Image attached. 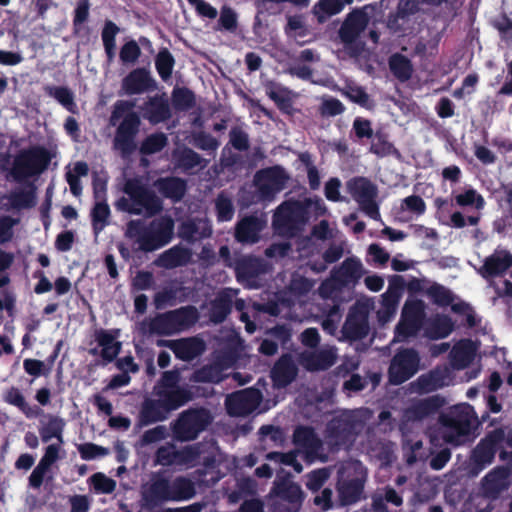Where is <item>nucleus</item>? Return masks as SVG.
Returning a JSON list of instances; mask_svg holds the SVG:
<instances>
[{
  "label": "nucleus",
  "mask_w": 512,
  "mask_h": 512,
  "mask_svg": "<svg viewBox=\"0 0 512 512\" xmlns=\"http://www.w3.org/2000/svg\"><path fill=\"white\" fill-rule=\"evenodd\" d=\"M51 159V153L43 146L22 149L14 157L10 175L17 183H25L24 189L13 191L8 197L14 209H29L35 206L37 188L33 182H26V180L44 173Z\"/></svg>",
  "instance_id": "nucleus-1"
},
{
  "label": "nucleus",
  "mask_w": 512,
  "mask_h": 512,
  "mask_svg": "<svg viewBox=\"0 0 512 512\" xmlns=\"http://www.w3.org/2000/svg\"><path fill=\"white\" fill-rule=\"evenodd\" d=\"M174 220L170 216H162L152 220L148 225L141 219L127 223L125 237L134 240V252H153L167 244L173 238Z\"/></svg>",
  "instance_id": "nucleus-2"
},
{
  "label": "nucleus",
  "mask_w": 512,
  "mask_h": 512,
  "mask_svg": "<svg viewBox=\"0 0 512 512\" xmlns=\"http://www.w3.org/2000/svg\"><path fill=\"white\" fill-rule=\"evenodd\" d=\"M133 101L118 100L113 106L110 117L111 125L122 118L115 131L113 148L120 152L123 158L129 157L137 148L136 137L141 126V119L137 112L133 111Z\"/></svg>",
  "instance_id": "nucleus-3"
},
{
  "label": "nucleus",
  "mask_w": 512,
  "mask_h": 512,
  "mask_svg": "<svg viewBox=\"0 0 512 512\" xmlns=\"http://www.w3.org/2000/svg\"><path fill=\"white\" fill-rule=\"evenodd\" d=\"M310 203L311 198L303 200L290 198L283 201L272 216L274 232L285 238L298 236L309 222L307 207Z\"/></svg>",
  "instance_id": "nucleus-4"
},
{
  "label": "nucleus",
  "mask_w": 512,
  "mask_h": 512,
  "mask_svg": "<svg viewBox=\"0 0 512 512\" xmlns=\"http://www.w3.org/2000/svg\"><path fill=\"white\" fill-rule=\"evenodd\" d=\"M443 428L442 438L448 444L459 446L471 435L478 426L477 415L470 404H460L452 407L447 413L439 416Z\"/></svg>",
  "instance_id": "nucleus-5"
},
{
  "label": "nucleus",
  "mask_w": 512,
  "mask_h": 512,
  "mask_svg": "<svg viewBox=\"0 0 512 512\" xmlns=\"http://www.w3.org/2000/svg\"><path fill=\"white\" fill-rule=\"evenodd\" d=\"M210 411L204 407L189 408L181 412L171 424L175 440L188 442L195 440L212 422Z\"/></svg>",
  "instance_id": "nucleus-6"
},
{
  "label": "nucleus",
  "mask_w": 512,
  "mask_h": 512,
  "mask_svg": "<svg viewBox=\"0 0 512 512\" xmlns=\"http://www.w3.org/2000/svg\"><path fill=\"white\" fill-rule=\"evenodd\" d=\"M370 18L364 8H356L349 12L342 22L338 37L345 50L352 57L359 56L364 50V43L359 40L366 30Z\"/></svg>",
  "instance_id": "nucleus-7"
},
{
  "label": "nucleus",
  "mask_w": 512,
  "mask_h": 512,
  "mask_svg": "<svg viewBox=\"0 0 512 512\" xmlns=\"http://www.w3.org/2000/svg\"><path fill=\"white\" fill-rule=\"evenodd\" d=\"M158 399L145 398L140 406L137 417V426L143 428L154 423L162 422L168 419L170 413L179 409L181 406L176 395L164 394L162 392L153 393Z\"/></svg>",
  "instance_id": "nucleus-8"
},
{
  "label": "nucleus",
  "mask_w": 512,
  "mask_h": 512,
  "mask_svg": "<svg viewBox=\"0 0 512 512\" xmlns=\"http://www.w3.org/2000/svg\"><path fill=\"white\" fill-rule=\"evenodd\" d=\"M420 355L414 348L400 347L390 360L387 371L391 385H401L411 379L420 369Z\"/></svg>",
  "instance_id": "nucleus-9"
},
{
  "label": "nucleus",
  "mask_w": 512,
  "mask_h": 512,
  "mask_svg": "<svg viewBox=\"0 0 512 512\" xmlns=\"http://www.w3.org/2000/svg\"><path fill=\"white\" fill-rule=\"evenodd\" d=\"M362 428L360 420L352 412L333 417L326 426V438L331 445H351Z\"/></svg>",
  "instance_id": "nucleus-10"
},
{
  "label": "nucleus",
  "mask_w": 512,
  "mask_h": 512,
  "mask_svg": "<svg viewBox=\"0 0 512 512\" xmlns=\"http://www.w3.org/2000/svg\"><path fill=\"white\" fill-rule=\"evenodd\" d=\"M347 189L360 209L371 219L380 221L379 205L376 202L378 189L366 177L357 176L347 182Z\"/></svg>",
  "instance_id": "nucleus-11"
},
{
  "label": "nucleus",
  "mask_w": 512,
  "mask_h": 512,
  "mask_svg": "<svg viewBox=\"0 0 512 512\" xmlns=\"http://www.w3.org/2000/svg\"><path fill=\"white\" fill-rule=\"evenodd\" d=\"M123 191L135 203L136 209L147 217H154L163 210V201L155 191L148 188L136 178L128 179Z\"/></svg>",
  "instance_id": "nucleus-12"
},
{
  "label": "nucleus",
  "mask_w": 512,
  "mask_h": 512,
  "mask_svg": "<svg viewBox=\"0 0 512 512\" xmlns=\"http://www.w3.org/2000/svg\"><path fill=\"white\" fill-rule=\"evenodd\" d=\"M289 175L280 165L258 170L254 175V184L262 200L271 201L287 185Z\"/></svg>",
  "instance_id": "nucleus-13"
},
{
  "label": "nucleus",
  "mask_w": 512,
  "mask_h": 512,
  "mask_svg": "<svg viewBox=\"0 0 512 512\" xmlns=\"http://www.w3.org/2000/svg\"><path fill=\"white\" fill-rule=\"evenodd\" d=\"M504 439L505 431L502 428H496L488 432L472 450L471 461L474 467L482 470L490 465L494 461L495 455Z\"/></svg>",
  "instance_id": "nucleus-14"
},
{
  "label": "nucleus",
  "mask_w": 512,
  "mask_h": 512,
  "mask_svg": "<svg viewBox=\"0 0 512 512\" xmlns=\"http://www.w3.org/2000/svg\"><path fill=\"white\" fill-rule=\"evenodd\" d=\"M180 379L181 375L178 370L164 371L154 385L153 393L162 392L164 394L176 395L175 397H177L180 402L179 405H186L195 398L200 388L195 386H181L179 385Z\"/></svg>",
  "instance_id": "nucleus-15"
},
{
  "label": "nucleus",
  "mask_w": 512,
  "mask_h": 512,
  "mask_svg": "<svg viewBox=\"0 0 512 512\" xmlns=\"http://www.w3.org/2000/svg\"><path fill=\"white\" fill-rule=\"evenodd\" d=\"M262 400L258 389L246 388L228 395L225 399L226 411L230 416L245 417L254 412Z\"/></svg>",
  "instance_id": "nucleus-16"
},
{
  "label": "nucleus",
  "mask_w": 512,
  "mask_h": 512,
  "mask_svg": "<svg viewBox=\"0 0 512 512\" xmlns=\"http://www.w3.org/2000/svg\"><path fill=\"white\" fill-rule=\"evenodd\" d=\"M120 336V330L117 328L114 329H103L99 328L94 331V339L101 350L97 347L89 349V354L92 356L99 355L102 359V365L105 366L109 363L115 361L118 357L122 343L117 339Z\"/></svg>",
  "instance_id": "nucleus-17"
},
{
  "label": "nucleus",
  "mask_w": 512,
  "mask_h": 512,
  "mask_svg": "<svg viewBox=\"0 0 512 512\" xmlns=\"http://www.w3.org/2000/svg\"><path fill=\"white\" fill-rule=\"evenodd\" d=\"M341 333L346 340L358 341L369 333L368 312L362 306L354 305L350 308Z\"/></svg>",
  "instance_id": "nucleus-18"
},
{
  "label": "nucleus",
  "mask_w": 512,
  "mask_h": 512,
  "mask_svg": "<svg viewBox=\"0 0 512 512\" xmlns=\"http://www.w3.org/2000/svg\"><path fill=\"white\" fill-rule=\"evenodd\" d=\"M158 347L169 348L179 360L190 362L205 351V343L197 337L181 338L176 340H157Z\"/></svg>",
  "instance_id": "nucleus-19"
},
{
  "label": "nucleus",
  "mask_w": 512,
  "mask_h": 512,
  "mask_svg": "<svg viewBox=\"0 0 512 512\" xmlns=\"http://www.w3.org/2000/svg\"><path fill=\"white\" fill-rule=\"evenodd\" d=\"M121 87L126 95L131 96L153 91L157 83L147 68L138 67L122 79Z\"/></svg>",
  "instance_id": "nucleus-20"
},
{
  "label": "nucleus",
  "mask_w": 512,
  "mask_h": 512,
  "mask_svg": "<svg viewBox=\"0 0 512 512\" xmlns=\"http://www.w3.org/2000/svg\"><path fill=\"white\" fill-rule=\"evenodd\" d=\"M212 225L209 219L194 217L182 221L178 226V236L189 244H194L212 235Z\"/></svg>",
  "instance_id": "nucleus-21"
},
{
  "label": "nucleus",
  "mask_w": 512,
  "mask_h": 512,
  "mask_svg": "<svg viewBox=\"0 0 512 512\" xmlns=\"http://www.w3.org/2000/svg\"><path fill=\"white\" fill-rule=\"evenodd\" d=\"M445 404L444 397L432 395L414 402L405 410V417L409 421H421L435 415Z\"/></svg>",
  "instance_id": "nucleus-22"
},
{
  "label": "nucleus",
  "mask_w": 512,
  "mask_h": 512,
  "mask_svg": "<svg viewBox=\"0 0 512 512\" xmlns=\"http://www.w3.org/2000/svg\"><path fill=\"white\" fill-rule=\"evenodd\" d=\"M142 110L144 119L152 125L164 123L172 117L170 105L165 94L149 97L144 103Z\"/></svg>",
  "instance_id": "nucleus-23"
},
{
  "label": "nucleus",
  "mask_w": 512,
  "mask_h": 512,
  "mask_svg": "<svg viewBox=\"0 0 512 512\" xmlns=\"http://www.w3.org/2000/svg\"><path fill=\"white\" fill-rule=\"evenodd\" d=\"M264 226L265 221L259 216L255 214L244 216L235 225L234 237L240 243H256Z\"/></svg>",
  "instance_id": "nucleus-24"
},
{
  "label": "nucleus",
  "mask_w": 512,
  "mask_h": 512,
  "mask_svg": "<svg viewBox=\"0 0 512 512\" xmlns=\"http://www.w3.org/2000/svg\"><path fill=\"white\" fill-rule=\"evenodd\" d=\"M153 186L163 198L173 203L180 202L187 192V181L176 176L159 177Z\"/></svg>",
  "instance_id": "nucleus-25"
},
{
  "label": "nucleus",
  "mask_w": 512,
  "mask_h": 512,
  "mask_svg": "<svg viewBox=\"0 0 512 512\" xmlns=\"http://www.w3.org/2000/svg\"><path fill=\"white\" fill-rule=\"evenodd\" d=\"M170 480L158 477L152 481L150 486L143 493L144 505L153 509L171 500Z\"/></svg>",
  "instance_id": "nucleus-26"
},
{
  "label": "nucleus",
  "mask_w": 512,
  "mask_h": 512,
  "mask_svg": "<svg viewBox=\"0 0 512 512\" xmlns=\"http://www.w3.org/2000/svg\"><path fill=\"white\" fill-rule=\"evenodd\" d=\"M293 443L302 449L308 457H315L322 449L323 443L311 426H297L293 432Z\"/></svg>",
  "instance_id": "nucleus-27"
},
{
  "label": "nucleus",
  "mask_w": 512,
  "mask_h": 512,
  "mask_svg": "<svg viewBox=\"0 0 512 512\" xmlns=\"http://www.w3.org/2000/svg\"><path fill=\"white\" fill-rule=\"evenodd\" d=\"M298 368L290 354H283L271 369V379L275 386L284 388L296 378Z\"/></svg>",
  "instance_id": "nucleus-28"
},
{
  "label": "nucleus",
  "mask_w": 512,
  "mask_h": 512,
  "mask_svg": "<svg viewBox=\"0 0 512 512\" xmlns=\"http://www.w3.org/2000/svg\"><path fill=\"white\" fill-rule=\"evenodd\" d=\"M511 466H496L482 479V486L489 495L497 496L509 488Z\"/></svg>",
  "instance_id": "nucleus-29"
},
{
  "label": "nucleus",
  "mask_w": 512,
  "mask_h": 512,
  "mask_svg": "<svg viewBox=\"0 0 512 512\" xmlns=\"http://www.w3.org/2000/svg\"><path fill=\"white\" fill-rule=\"evenodd\" d=\"M510 267H512V254L506 251L495 252L486 257L478 273L484 279H491L503 275Z\"/></svg>",
  "instance_id": "nucleus-30"
},
{
  "label": "nucleus",
  "mask_w": 512,
  "mask_h": 512,
  "mask_svg": "<svg viewBox=\"0 0 512 512\" xmlns=\"http://www.w3.org/2000/svg\"><path fill=\"white\" fill-rule=\"evenodd\" d=\"M233 269L238 282H250L264 273V265L261 259L253 256L235 258Z\"/></svg>",
  "instance_id": "nucleus-31"
},
{
  "label": "nucleus",
  "mask_w": 512,
  "mask_h": 512,
  "mask_svg": "<svg viewBox=\"0 0 512 512\" xmlns=\"http://www.w3.org/2000/svg\"><path fill=\"white\" fill-rule=\"evenodd\" d=\"M418 9L415 0H399L396 10L387 18V27L394 32H403L409 17L417 13Z\"/></svg>",
  "instance_id": "nucleus-32"
},
{
  "label": "nucleus",
  "mask_w": 512,
  "mask_h": 512,
  "mask_svg": "<svg viewBox=\"0 0 512 512\" xmlns=\"http://www.w3.org/2000/svg\"><path fill=\"white\" fill-rule=\"evenodd\" d=\"M191 258V249L178 244L161 253L155 264L165 269H174L187 265Z\"/></svg>",
  "instance_id": "nucleus-33"
},
{
  "label": "nucleus",
  "mask_w": 512,
  "mask_h": 512,
  "mask_svg": "<svg viewBox=\"0 0 512 512\" xmlns=\"http://www.w3.org/2000/svg\"><path fill=\"white\" fill-rule=\"evenodd\" d=\"M365 478L352 477L338 483L337 491L341 505H351L361 499L364 491Z\"/></svg>",
  "instance_id": "nucleus-34"
},
{
  "label": "nucleus",
  "mask_w": 512,
  "mask_h": 512,
  "mask_svg": "<svg viewBox=\"0 0 512 512\" xmlns=\"http://www.w3.org/2000/svg\"><path fill=\"white\" fill-rule=\"evenodd\" d=\"M475 354L476 346L471 339L460 340L450 352L452 366L456 369L468 367L473 362Z\"/></svg>",
  "instance_id": "nucleus-35"
},
{
  "label": "nucleus",
  "mask_w": 512,
  "mask_h": 512,
  "mask_svg": "<svg viewBox=\"0 0 512 512\" xmlns=\"http://www.w3.org/2000/svg\"><path fill=\"white\" fill-rule=\"evenodd\" d=\"M364 270L361 261L356 257H350L341 264L336 280L342 285L356 284L363 276Z\"/></svg>",
  "instance_id": "nucleus-36"
},
{
  "label": "nucleus",
  "mask_w": 512,
  "mask_h": 512,
  "mask_svg": "<svg viewBox=\"0 0 512 512\" xmlns=\"http://www.w3.org/2000/svg\"><path fill=\"white\" fill-rule=\"evenodd\" d=\"M454 330V322L445 314H437L429 320L425 333L432 340L444 339Z\"/></svg>",
  "instance_id": "nucleus-37"
},
{
  "label": "nucleus",
  "mask_w": 512,
  "mask_h": 512,
  "mask_svg": "<svg viewBox=\"0 0 512 512\" xmlns=\"http://www.w3.org/2000/svg\"><path fill=\"white\" fill-rule=\"evenodd\" d=\"M120 27L112 20H105L101 30V40L109 64L113 63L116 57V37L120 33Z\"/></svg>",
  "instance_id": "nucleus-38"
},
{
  "label": "nucleus",
  "mask_w": 512,
  "mask_h": 512,
  "mask_svg": "<svg viewBox=\"0 0 512 512\" xmlns=\"http://www.w3.org/2000/svg\"><path fill=\"white\" fill-rule=\"evenodd\" d=\"M233 301L230 294L226 292L219 293L211 301L209 309V319L215 324H220L226 320L232 311Z\"/></svg>",
  "instance_id": "nucleus-39"
},
{
  "label": "nucleus",
  "mask_w": 512,
  "mask_h": 512,
  "mask_svg": "<svg viewBox=\"0 0 512 512\" xmlns=\"http://www.w3.org/2000/svg\"><path fill=\"white\" fill-rule=\"evenodd\" d=\"M177 333L189 329L199 319L196 307L192 305L183 306L169 311Z\"/></svg>",
  "instance_id": "nucleus-40"
},
{
  "label": "nucleus",
  "mask_w": 512,
  "mask_h": 512,
  "mask_svg": "<svg viewBox=\"0 0 512 512\" xmlns=\"http://www.w3.org/2000/svg\"><path fill=\"white\" fill-rule=\"evenodd\" d=\"M199 455V450L196 447H186L181 452L176 451L169 447H160L156 451V460L159 464L168 466L176 462L179 456H183L185 460H193Z\"/></svg>",
  "instance_id": "nucleus-41"
},
{
  "label": "nucleus",
  "mask_w": 512,
  "mask_h": 512,
  "mask_svg": "<svg viewBox=\"0 0 512 512\" xmlns=\"http://www.w3.org/2000/svg\"><path fill=\"white\" fill-rule=\"evenodd\" d=\"M336 362V355L332 350H320L304 358V365L308 371H324Z\"/></svg>",
  "instance_id": "nucleus-42"
},
{
  "label": "nucleus",
  "mask_w": 512,
  "mask_h": 512,
  "mask_svg": "<svg viewBox=\"0 0 512 512\" xmlns=\"http://www.w3.org/2000/svg\"><path fill=\"white\" fill-rule=\"evenodd\" d=\"M171 500L172 501H186L192 499L196 495L195 483L185 477L178 476L170 481Z\"/></svg>",
  "instance_id": "nucleus-43"
},
{
  "label": "nucleus",
  "mask_w": 512,
  "mask_h": 512,
  "mask_svg": "<svg viewBox=\"0 0 512 512\" xmlns=\"http://www.w3.org/2000/svg\"><path fill=\"white\" fill-rule=\"evenodd\" d=\"M388 64L391 73L400 82H406L411 78L413 65L406 56L395 53L389 57Z\"/></svg>",
  "instance_id": "nucleus-44"
},
{
  "label": "nucleus",
  "mask_w": 512,
  "mask_h": 512,
  "mask_svg": "<svg viewBox=\"0 0 512 512\" xmlns=\"http://www.w3.org/2000/svg\"><path fill=\"white\" fill-rule=\"evenodd\" d=\"M189 380L194 383H220L223 380V369L220 364L213 363L196 369Z\"/></svg>",
  "instance_id": "nucleus-45"
},
{
  "label": "nucleus",
  "mask_w": 512,
  "mask_h": 512,
  "mask_svg": "<svg viewBox=\"0 0 512 512\" xmlns=\"http://www.w3.org/2000/svg\"><path fill=\"white\" fill-rule=\"evenodd\" d=\"M65 428V421L55 415L48 416L47 424L39 428V434L42 442L47 443L55 438L60 444H63V431Z\"/></svg>",
  "instance_id": "nucleus-46"
},
{
  "label": "nucleus",
  "mask_w": 512,
  "mask_h": 512,
  "mask_svg": "<svg viewBox=\"0 0 512 512\" xmlns=\"http://www.w3.org/2000/svg\"><path fill=\"white\" fill-rule=\"evenodd\" d=\"M177 165L184 171H190L196 167L205 168L208 161L189 147H184L176 155Z\"/></svg>",
  "instance_id": "nucleus-47"
},
{
  "label": "nucleus",
  "mask_w": 512,
  "mask_h": 512,
  "mask_svg": "<svg viewBox=\"0 0 512 512\" xmlns=\"http://www.w3.org/2000/svg\"><path fill=\"white\" fill-rule=\"evenodd\" d=\"M149 332L160 336H171L177 333L169 311L157 314L150 320Z\"/></svg>",
  "instance_id": "nucleus-48"
},
{
  "label": "nucleus",
  "mask_w": 512,
  "mask_h": 512,
  "mask_svg": "<svg viewBox=\"0 0 512 512\" xmlns=\"http://www.w3.org/2000/svg\"><path fill=\"white\" fill-rule=\"evenodd\" d=\"M277 497L291 504H301L303 501V492L300 485L293 481H283L274 489Z\"/></svg>",
  "instance_id": "nucleus-49"
},
{
  "label": "nucleus",
  "mask_w": 512,
  "mask_h": 512,
  "mask_svg": "<svg viewBox=\"0 0 512 512\" xmlns=\"http://www.w3.org/2000/svg\"><path fill=\"white\" fill-rule=\"evenodd\" d=\"M171 101L176 111H188L196 104L194 92L187 87H175L172 91Z\"/></svg>",
  "instance_id": "nucleus-50"
},
{
  "label": "nucleus",
  "mask_w": 512,
  "mask_h": 512,
  "mask_svg": "<svg viewBox=\"0 0 512 512\" xmlns=\"http://www.w3.org/2000/svg\"><path fill=\"white\" fill-rule=\"evenodd\" d=\"M111 215L110 207L107 201H96L91 209V224L95 235H98L106 225Z\"/></svg>",
  "instance_id": "nucleus-51"
},
{
  "label": "nucleus",
  "mask_w": 512,
  "mask_h": 512,
  "mask_svg": "<svg viewBox=\"0 0 512 512\" xmlns=\"http://www.w3.org/2000/svg\"><path fill=\"white\" fill-rule=\"evenodd\" d=\"M266 94L283 114L293 115V101L288 89L271 87L267 89Z\"/></svg>",
  "instance_id": "nucleus-52"
},
{
  "label": "nucleus",
  "mask_w": 512,
  "mask_h": 512,
  "mask_svg": "<svg viewBox=\"0 0 512 512\" xmlns=\"http://www.w3.org/2000/svg\"><path fill=\"white\" fill-rule=\"evenodd\" d=\"M175 66V59L167 48H161L155 57V67L163 81H168Z\"/></svg>",
  "instance_id": "nucleus-53"
},
{
  "label": "nucleus",
  "mask_w": 512,
  "mask_h": 512,
  "mask_svg": "<svg viewBox=\"0 0 512 512\" xmlns=\"http://www.w3.org/2000/svg\"><path fill=\"white\" fill-rule=\"evenodd\" d=\"M215 212L218 222H228L233 219L234 204L224 191L220 192L215 199Z\"/></svg>",
  "instance_id": "nucleus-54"
},
{
  "label": "nucleus",
  "mask_w": 512,
  "mask_h": 512,
  "mask_svg": "<svg viewBox=\"0 0 512 512\" xmlns=\"http://www.w3.org/2000/svg\"><path fill=\"white\" fill-rule=\"evenodd\" d=\"M167 143V136L162 132H156L148 135L142 141L139 151L142 155H152L162 151Z\"/></svg>",
  "instance_id": "nucleus-55"
},
{
  "label": "nucleus",
  "mask_w": 512,
  "mask_h": 512,
  "mask_svg": "<svg viewBox=\"0 0 512 512\" xmlns=\"http://www.w3.org/2000/svg\"><path fill=\"white\" fill-rule=\"evenodd\" d=\"M45 93L55 98L68 111L74 113L75 103L72 91L64 86H45Z\"/></svg>",
  "instance_id": "nucleus-56"
},
{
  "label": "nucleus",
  "mask_w": 512,
  "mask_h": 512,
  "mask_svg": "<svg viewBox=\"0 0 512 512\" xmlns=\"http://www.w3.org/2000/svg\"><path fill=\"white\" fill-rule=\"evenodd\" d=\"M343 95L351 102L358 104L362 108L370 110L374 107L373 101L362 86L347 85L343 90Z\"/></svg>",
  "instance_id": "nucleus-57"
},
{
  "label": "nucleus",
  "mask_w": 512,
  "mask_h": 512,
  "mask_svg": "<svg viewBox=\"0 0 512 512\" xmlns=\"http://www.w3.org/2000/svg\"><path fill=\"white\" fill-rule=\"evenodd\" d=\"M456 205L460 207H474L477 210H482L485 207V199L474 188H469L462 193L454 196Z\"/></svg>",
  "instance_id": "nucleus-58"
},
{
  "label": "nucleus",
  "mask_w": 512,
  "mask_h": 512,
  "mask_svg": "<svg viewBox=\"0 0 512 512\" xmlns=\"http://www.w3.org/2000/svg\"><path fill=\"white\" fill-rule=\"evenodd\" d=\"M427 296L438 306L446 307L454 301L453 293L445 286L434 283L426 290Z\"/></svg>",
  "instance_id": "nucleus-59"
},
{
  "label": "nucleus",
  "mask_w": 512,
  "mask_h": 512,
  "mask_svg": "<svg viewBox=\"0 0 512 512\" xmlns=\"http://www.w3.org/2000/svg\"><path fill=\"white\" fill-rule=\"evenodd\" d=\"M89 483L97 494H111L116 489V481L102 472L90 476Z\"/></svg>",
  "instance_id": "nucleus-60"
},
{
  "label": "nucleus",
  "mask_w": 512,
  "mask_h": 512,
  "mask_svg": "<svg viewBox=\"0 0 512 512\" xmlns=\"http://www.w3.org/2000/svg\"><path fill=\"white\" fill-rule=\"evenodd\" d=\"M401 316L423 324L425 304L420 299L407 300L402 308Z\"/></svg>",
  "instance_id": "nucleus-61"
},
{
  "label": "nucleus",
  "mask_w": 512,
  "mask_h": 512,
  "mask_svg": "<svg viewBox=\"0 0 512 512\" xmlns=\"http://www.w3.org/2000/svg\"><path fill=\"white\" fill-rule=\"evenodd\" d=\"M284 31L288 37L298 38L307 35L308 30L305 25L303 15H288L287 23L284 27Z\"/></svg>",
  "instance_id": "nucleus-62"
},
{
  "label": "nucleus",
  "mask_w": 512,
  "mask_h": 512,
  "mask_svg": "<svg viewBox=\"0 0 512 512\" xmlns=\"http://www.w3.org/2000/svg\"><path fill=\"white\" fill-rule=\"evenodd\" d=\"M142 52L138 42L134 39L126 41L120 48L119 59L122 64H134L140 58Z\"/></svg>",
  "instance_id": "nucleus-63"
},
{
  "label": "nucleus",
  "mask_w": 512,
  "mask_h": 512,
  "mask_svg": "<svg viewBox=\"0 0 512 512\" xmlns=\"http://www.w3.org/2000/svg\"><path fill=\"white\" fill-rule=\"evenodd\" d=\"M229 144L237 151H247L250 148L248 133L242 126L236 125L229 131Z\"/></svg>",
  "instance_id": "nucleus-64"
}]
</instances>
